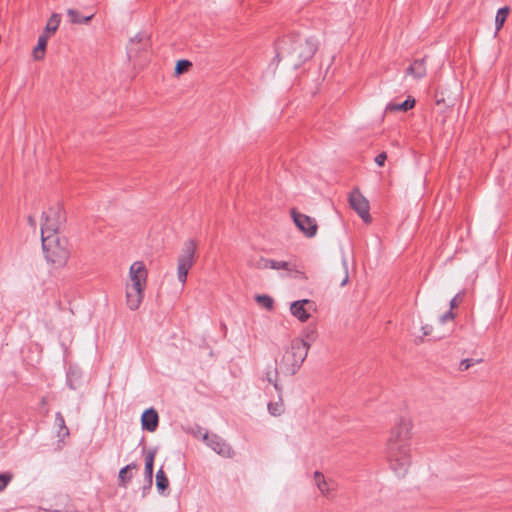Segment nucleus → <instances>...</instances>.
Returning <instances> with one entry per match:
<instances>
[{
    "mask_svg": "<svg viewBox=\"0 0 512 512\" xmlns=\"http://www.w3.org/2000/svg\"><path fill=\"white\" fill-rule=\"evenodd\" d=\"M411 422L401 418L391 429L387 442V459L390 468L398 477H403L411 464L410 438Z\"/></svg>",
    "mask_w": 512,
    "mask_h": 512,
    "instance_id": "f257e3e1",
    "label": "nucleus"
},
{
    "mask_svg": "<svg viewBox=\"0 0 512 512\" xmlns=\"http://www.w3.org/2000/svg\"><path fill=\"white\" fill-rule=\"evenodd\" d=\"M317 49L318 43L313 37L306 38L298 33H291L276 42L274 59L285 60L289 66L298 69L314 56Z\"/></svg>",
    "mask_w": 512,
    "mask_h": 512,
    "instance_id": "f03ea898",
    "label": "nucleus"
},
{
    "mask_svg": "<svg viewBox=\"0 0 512 512\" xmlns=\"http://www.w3.org/2000/svg\"><path fill=\"white\" fill-rule=\"evenodd\" d=\"M147 275V269L142 261H136L130 266L131 283L127 284L126 299L131 310H137L143 301Z\"/></svg>",
    "mask_w": 512,
    "mask_h": 512,
    "instance_id": "7ed1b4c3",
    "label": "nucleus"
},
{
    "mask_svg": "<svg viewBox=\"0 0 512 512\" xmlns=\"http://www.w3.org/2000/svg\"><path fill=\"white\" fill-rule=\"evenodd\" d=\"M41 240L47 261L58 266L65 265L70 254L67 248V240L60 238L58 233H41Z\"/></svg>",
    "mask_w": 512,
    "mask_h": 512,
    "instance_id": "20e7f679",
    "label": "nucleus"
},
{
    "mask_svg": "<svg viewBox=\"0 0 512 512\" xmlns=\"http://www.w3.org/2000/svg\"><path fill=\"white\" fill-rule=\"evenodd\" d=\"M307 354L304 342L292 340L290 347L282 356L280 369L288 375H294L306 359Z\"/></svg>",
    "mask_w": 512,
    "mask_h": 512,
    "instance_id": "39448f33",
    "label": "nucleus"
},
{
    "mask_svg": "<svg viewBox=\"0 0 512 512\" xmlns=\"http://www.w3.org/2000/svg\"><path fill=\"white\" fill-rule=\"evenodd\" d=\"M196 249V242L193 239H188L185 241L181 254L178 257L177 276L182 284L186 282L188 272L194 264Z\"/></svg>",
    "mask_w": 512,
    "mask_h": 512,
    "instance_id": "423d86ee",
    "label": "nucleus"
},
{
    "mask_svg": "<svg viewBox=\"0 0 512 512\" xmlns=\"http://www.w3.org/2000/svg\"><path fill=\"white\" fill-rule=\"evenodd\" d=\"M44 222L41 225V233H58L59 226L65 221V214L62 207L57 204L42 213Z\"/></svg>",
    "mask_w": 512,
    "mask_h": 512,
    "instance_id": "0eeeda50",
    "label": "nucleus"
},
{
    "mask_svg": "<svg viewBox=\"0 0 512 512\" xmlns=\"http://www.w3.org/2000/svg\"><path fill=\"white\" fill-rule=\"evenodd\" d=\"M349 204H350V207L361 217V219L365 223H369L371 221V216L369 213V209H370L369 202L359 192L358 189H355L350 193Z\"/></svg>",
    "mask_w": 512,
    "mask_h": 512,
    "instance_id": "6e6552de",
    "label": "nucleus"
},
{
    "mask_svg": "<svg viewBox=\"0 0 512 512\" xmlns=\"http://www.w3.org/2000/svg\"><path fill=\"white\" fill-rule=\"evenodd\" d=\"M291 214L297 228L307 237H313L316 235L318 226L314 218L299 213L295 209L291 211Z\"/></svg>",
    "mask_w": 512,
    "mask_h": 512,
    "instance_id": "1a4fd4ad",
    "label": "nucleus"
},
{
    "mask_svg": "<svg viewBox=\"0 0 512 512\" xmlns=\"http://www.w3.org/2000/svg\"><path fill=\"white\" fill-rule=\"evenodd\" d=\"M203 439L206 444L217 454L226 458H232L234 456L235 452L233 451L232 447L220 436L206 433Z\"/></svg>",
    "mask_w": 512,
    "mask_h": 512,
    "instance_id": "9d476101",
    "label": "nucleus"
},
{
    "mask_svg": "<svg viewBox=\"0 0 512 512\" xmlns=\"http://www.w3.org/2000/svg\"><path fill=\"white\" fill-rule=\"evenodd\" d=\"M151 45L150 37L144 33L139 32L132 37L127 46V55L129 59L136 58L141 51H146Z\"/></svg>",
    "mask_w": 512,
    "mask_h": 512,
    "instance_id": "9b49d317",
    "label": "nucleus"
},
{
    "mask_svg": "<svg viewBox=\"0 0 512 512\" xmlns=\"http://www.w3.org/2000/svg\"><path fill=\"white\" fill-rule=\"evenodd\" d=\"M305 305H308L309 308L315 306V303L309 299L297 300L291 303L290 312L296 317L300 322H306L310 318V313L305 308Z\"/></svg>",
    "mask_w": 512,
    "mask_h": 512,
    "instance_id": "f8f14e48",
    "label": "nucleus"
},
{
    "mask_svg": "<svg viewBox=\"0 0 512 512\" xmlns=\"http://www.w3.org/2000/svg\"><path fill=\"white\" fill-rule=\"evenodd\" d=\"M159 426V415L155 408L150 407L141 415V427L148 432H155Z\"/></svg>",
    "mask_w": 512,
    "mask_h": 512,
    "instance_id": "ddd939ff",
    "label": "nucleus"
},
{
    "mask_svg": "<svg viewBox=\"0 0 512 512\" xmlns=\"http://www.w3.org/2000/svg\"><path fill=\"white\" fill-rule=\"evenodd\" d=\"M157 450L156 448H150L146 452L145 455V468H144V476L145 481L148 484V488L152 487L153 484V469H154V459L156 456Z\"/></svg>",
    "mask_w": 512,
    "mask_h": 512,
    "instance_id": "4468645a",
    "label": "nucleus"
},
{
    "mask_svg": "<svg viewBox=\"0 0 512 512\" xmlns=\"http://www.w3.org/2000/svg\"><path fill=\"white\" fill-rule=\"evenodd\" d=\"M136 469H138V465L135 462H132L122 467L118 474V486L122 488H127L128 484L131 482L133 478L132 471Z\"/></svg>",
    "mask_w": 512,
    "mask_h": 512,
    "instance_id": "2eb2a0df",
    "label": "nucleus"
},
{
    "mask_svg": "<svg viewBox=\"0 0 512 512\" xmlns=\"http://www.w3.org/2000/svg\"><path fill=\"white\" fill-rule=\"evenodd\" d=\"M406 74L416 79H421L426 75L425 59H416L406 69Z\"/></svg>",
    "mask_w": 512,
    "mask_h": 512,
    "instance_id": "dca6fc26",
    "label": "nucleus"
},
{
    "mask_svg": "<svg viewBox=\"0 0 512 512\" xmlns=\"http://www.w3.org/2000/svg\"><path fill=\"white\" fill-rule=\"evenodd\" d=\"M416 104V100L412 96H408L405 101L402 103H393L390 102L386 105L385 111L386 112H396V111H403L407 112L411 110Z\"/></svg>",
    "mask_w": 512,
    "mask_h": 512,
    "instance_id": "f3484780",
    "label": "nucleus"
},
{
    "mask_svg": "<svg viewBox=\"0 0 512 512\" xmlns=\"http://www.w3.org/2000/svg\"><path fill=\"white\" fill-rule=\"evenodd\" d=\"M48 39L49 35L46 33H42L39 36L37 45L33 49V57L35 60L38 61L44 58Z\"/></svg>",
    "mask_w": 512,
    "mask_h": 512,
    "instance_id": "a211bd4d",
    "label": "nucleus"
},
{
    "mask_svg": "<svg viewBox=\"0 0 512 512\" xmlns=\"http://www.w3.org/2000/svg\"><path fill=\"white\" fill-rule=\"evenodd\" d=\"M81 372L73 367H69L66 374V383L71 390H76L80 386Z\"/></svg>",
    "mask_w": 512,
    "mask_h": 512,
    "instance_id": "6ab92c4d",
    "label": "nucleus"
},
{
    "mask_svg": "<svg viewBox=\"0 0 512 512\" xmlns=\"http://www.w3.org/2000/svg\"><path fill=\"white\" fill-rule=\"evenodd\" d=\"M67 15L70 18V22L73 24H87L89 23L92 18L94 17L93 14L89 16H82L80 12L76 9H68Z\"/></svg>",
    "mask_w": 512,
    "mask_h": 512,
    "instance_id": "aec40b11",
    "label": "nucleus"
},
{
    "mask_svg": "<svg viewBox=\"0 0 512 512\" xmlns=\"http://www.w3.org/2000/svg\"><path fill=\"white\" fill-rule=\"evenodd\" d=\"M317 332L315 328L307 327L303 331L302 338H295L294 340L302 341L305 343L306 351L308 352L311 344L316 340Z\"/></svg>",
    "mask_w": 512,
    "mask_h": 512,
    "instance_id": "412c9836",
    "label": "nucleus"
},
{
    "mask_svg": "<svg viewBox=\"0 0 512 512\" xmlns=\"http://www.w3.org/2000/svg\"><path fill=\"white\" fill-rule=\"evenodd\" d=\"M510 8L508 6H504L498 9L495 17V28L496 32L500 31L509 16Z\"/></svg>",
    "mask_w": 512,
    "mask_h": 512,
    "instance_id": "4be33fe9",
    "label": "nucleus"
},
{
    "mask_svg": "<svg viewBox=\"0 0 512 512\" xmlns=\"http://www.w3.org/2000/svg\"><path fill=\"white\" fill-rule=\"evenodd\" d=\"M156 487L159 493L163 494L169 487V480L161 467L156 473Z\"/></svg>",
    "mask_w": 512,
    "mask_h": 512,
    "instance_id": "5701e85b",
    "label": "nucleus"
},
{
    "mask_svg": "<svg viewBox=\"0 0 512 512\" xmlns=\"http://www.w3.org/2000/svg\"><path fill=\"white\" fill-rule=\"evenodd\" d=\"M255 301L262 307L271 311L274 308V299L267 294H258L255 296Z\"/></svg>",
    "mask_w": 512,
    "mask_h": 512,
    "instance_id": "b1692460",
    "label": "nucleus"
},
{
    "mask_svg": "<svg viewBox=\"0 0 512 512\" xmlns=\"http://www.w3.org/2000/svg\"><path fill=\"white\" fill-rule=\"evenodd\" d=\"M314 478L316 481V485H317L318 489L321 491V493L323 495H328L329 487H328V483L326 482L323 474L319 471H316L314 473Z\"/></svg>",
    "mask_w": 512,
    "mask_h": 512,
    "instance_id": "393cba45",
    "label": "nucleus"
},
{
    "mask_svg": "<svg viewBox=\"0 0 512 512\" xmlns=\"http://www.w3.org/2000/svg\"><path fill=\"white\" fill-rule=\"evenodd\" d=\"M60 24V16L58 14H52V16L49 18L45 31L43 33H46L49 35V33H54Z\"/></svg>",
    "mask_w": 512,
    "mask_h": 512,
    "instance_id": "a878e982",
    "label": "nucleus"
},
{
    "mask_svg": "<svg viewBox=\"0 0 512 512\" xmlns=\"http://www.w3.org/2000/svg\"><path fill=\"white\" fill-rule=\"evenodd\" d=\"M192 66V63L187 59H180L176 62L175 68H174V74L176 76H179L185 72H187L190 67Z\"/></svg>",
    "mask_w": 512,
    "mask_h": 512,
    "instance_id": "bb28decb",
    "label": "nucleus"
},
{
    "mask_svg": "<svg viewBox=\"0 0 512 512\" xmlns=\"http://www.w3.org/2000/svg\"><path fill=\"white\" fill-rule=\"evenodd\" d=\"M270 269H274V270L283 269V270H286L289 272V271L294 270V264L287 262V261H276V260L271 259Z\"/></svg>",
    "mask_w": 512,
    "mask_h": 512,
    "instance_id": "cd10ccee",
    "label": "nucleus"
},
{
    "mask_svg": "<svg viewBox=\"0 0 512 512\" xmlns=\"http://www.w3.org/2000/svg\"><path fill=\"white\" fill-rule=\"evenodd\" d=\"M270 262H271V259H267V258H264V257H259L257 259H251L249 261V264L254 267V268H257V269H267V268H270Z\"/></svg>",
    "mask_w": 512,
    "mask_h": 512,
    "instance_id": "c85d7f7f",
    "label": "nucleus"
},
{
    "mask_svg": "<svg viewBox=\"0 0 512 512\" xmlns=\"http://www.w3.org/2000/svg\"><path fill=\"white\" fill-rule=\"evenodd\" d=\"M55 422L58 425V427L60 428L59 435H61V434L63 436L69 435V429L65 425V420H64V417L61 414V412H57L56 413V415H55Z\"/></svg>",
    "mask_w": 512,
    "mask_h": 512,
    "instance_id": "c756f323",
    "label": "nucleus"
},
{
    "mask_svg": "<svg viewBox=\"0 0 512 512\" xmlns=\"http://www.w3.org/2000/svg\"><path fill=\"white\" fill-rule=\"evenodd\" d=\"M268 411L273 416H279L284 412L282 402H270L268 403Z\"/></svg>",
    "mask_w": 512,
    "mask_h": 512,
    "instance_id": "7c9ffc66",
    "label": "nucleus"
},
{
    "mask_svg": "<svg viewBox=\"0 0 512 512\" xmlns=\"http://www.w3.org/2000/svg\"><path fill=\"white\" fill-rule=\"evenodd\" d=\"M12 478L13 476L9 472L0 473V492L8 486Z\"/></svg>",
    "mask_w": 512,
    "mask_h": 512,
    "instance_id": "2f4dec72",
    "label": "nucleus"
},
{
    "mask_svg": "<svg viewBox=\"0 0 512 512\" xmlns=\"http://www.w3.org/2000/svg\"><path fill=\"white\" fill-rule=\"evenodd\" d=\"M482 360H474V359H470V358H467V359H463L460 364H459V370L460 371H466L468 370L470 367H472L475 363H479L481 362Z\"/></svg>",
    "mask_w": 512,
    "mask_h": 512,
    "instance_id": "473e14b6",
    "label": "nucleus"
},
{
    "mask_svg": "<svg viewBox=\"0 0 512 512\" xmlns=\"http://www.w3.org/2000/svg\"><path fill=\"white\" fill-rule=\"evenodd\" d=\"M387 159V154L386 152H381L380 154H378L376 157H375V163L378 165V166H383L385 164V161Z\"/></svg>",
    "mask_w": 512,
    "mask_h": 512,
    "instance_id": "72a5a7b5",
    "label": "nucleus"
},
{
    "mask_svg": "<svg viewBox=\"0 0 512 512\" xmlns=\"http://www.w3.org/2000/svg\"><path fill=\"white\" fill-rule=\"evenodd\" d=\"M455 318V313L451 310L447 311L440 317V322L445 323L448 320H453Z\"/></svg>",
    "mask_w": 512,
    "mask_h": 512,
    "instance_id": "f704fd0d",
    "label": "nucleus"
},
{
    "mask_svg": "<svg viewBox=\"0 0 512 512\" xmlns=\"http://www.w3.org/2000/svg\"><path fill=\"white\" fill-rule=\"evenodd\" d=\"M463 295H464V293L461 292V293H458L454 298H452V300L450 301V310L451 311L458 306V300H461Z\"/></svg>",
    "mask_w": 512,
    "mask_h": 512,
    "instance_id": "c9c22d12",
    "label": "nucleus"
},
{
    "mask_svg": "<svg viewBox=\"0 0 512 512\" xmlns=\"http://www.w3.org/2000/svg\"><path fill=\"white\" fill-rule=\"evenodd\" d=\"M291 273H293V277L294 278H300V279H306V276L304 274V272H302L301 270H298L296 268V265L294 264V270L290 271Z\"/></svg>",
    "mask_w": 512,
    "mask_h": 512,
    "instance_id": "e433bc0d",
    "label": "nucleus"
},
{
    "mask_svg": "<svg viewBox=\"0 0 512 512\" xmlns=\"http://www.w3.org/2000/svg\"><path fill=\"white\" fill-rule=\"evenodd\" d=\"M422 331L424 336H430L432 334L433 327L431 325L426 324L422 326Z\"/></svg>",
    "mask_w": 512,
    "mask_h": 512,
    "instance_id": "4c0bfd02",
    "label": "nucleus"
},
{
    "mask_svg": "<svg viewBox=\"0 0 512 512\" xmlns=\"http://www.w3.org/2000/svg\"><path fill=\"white\" fill-rule=\"evenodd\" d=\"M343 265L345 267V277L343 278V280L340 283L341 286L346 285V283L348 282V279H349L348 272H347V266H346V260H343Z\"/></svg>",
    "mask_w": 512,
    "mask_h": 512,
    "instance_id": "58836bf2",
    "label": "nucleus"
},
{
    "mask_svg": "<svg viewBox=\"0 0 512 512\" xmlns=\"http://www.w3.org/2000/svg\"><path fill=\"white\" fill-rule=\"evenodd\" d=\"M267 380H268L270 383H273V385H274V387H275V389H276L277 391H280V388H279L278 383L272 379V377L270 376V373H268V374H267Z\"/></svg>",
    "mask_w": 512,
    "mask_h": 512,
    "instance_id": "ea45409f",
    "label": "nucleus"
},
{
    "mask_svg": "<svg viewBox=\"0 0 512 512\" xmlns=\"http://www.w3.org/2000/svg\"><path fill=\"white\" fill-rule=\"evenodd\" d=\"M28 223L33 227L35 228L36 227V220L33 216H29L28 217Z\"/></svg>",
    "mask_w": 512,
    "mask_h": 512,
    "instance_id": "a19ab883",
    "label": "nucleus"
},
{
    "mask_svg": "<svg viewBox=\"0 0 512 512\" xmlns=\"http://www.w3.org/2000/svg\"><path fill=\"white\" fill-rule=\"evenodd\" d=\"M146 489H149L148 488V484L146 483V485L144 486L143 490L145 491Z\"/></svg>",
    "mask_w": 512,
    "mask_h": 512,
    "instance_id": "79ce46f5",
    "label": "nucleus"
}]
</instances>
